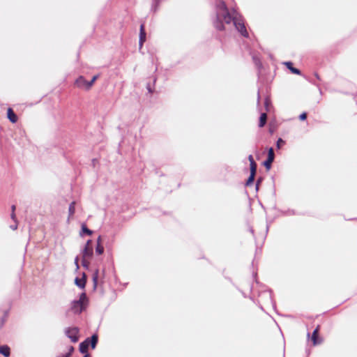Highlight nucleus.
<instances>
[{"label": "nucleus", "mask_w": 357, "mask_h": 357, "mask_svg": "<svg viewBox=\"0 0 357 357\" xmlns=\"http://www.w3.org/2000/svg\"><path fill=\"white\" fill-rule=\"evenodd\" d=\"M223 21L226 24H230L233 22L235 27L241 35L244 37H248V33L241 16L234 9L231 10V13H229L225 1L218 0L216 3V20L214 22V26L218 30L222 31L225 29Z\"/></svg>", "instance_id": "nucleus-1"}, {"label": "nucleus", "mask_w": 357, "mask_h": 357, "mask_svg": "<svg viewBox=\"0 0 357 357\" xmlns=\"http://www.w3.org/2000/svg\"><path fill=\"white\" fill-rule=\"evenodd\" d=\"M86 301V294H81L79 300L73 301L71 303L70 310L75 314H80L84 310V303Z\"/></svg>", "instance_id": "nucleus-2"}, {"label": "nucleus", "mask_w": 357, "mask_h": 357, "mask_svg": "<svg viewBox=\"0 0 357 357\" xmlns=\"http://www.w3.org/2000/svg\"><path fill=\"white\" fill-rule=\"evenodd\" d=\"M248 160L250 162V175L246 181V185H250L253 183L257 167L252 155L248 156Z\"/></svg>", "instance_id": "nucleus-3"}, {"label": "nucleus", "mask_w": 357, "mask_h": 357, "mask_svg": "<svg viewBox=\"0 0 357 357\" xmlns=\"http://www.w3.org/2000/svg\"><path fill=\"white\" fill-rule=\"evenodd\" d=\"M65 333L73 342H77L79 340V328L77 327L67 328Z\"/></svg>", "instance_id": "nucleus-4"}, {"label": "nucleus", "mask_w": 357, "mask_h": 357, "mask_svg": "<svg viewBox=\"0 0 357 357\" xmlns=\"http://www.w3.org/2000/svg\"><path fill=\"white\" fill-rule=\"evenodd\" d=\"M93 254V248L91 240H88L82 251V258L91 259Z\"/></svg>", "instance_id": "nucleus-5"}, {"label": "nucleus", "mask_w": 357, "mask_h": 357, "mask_svg": "<svg viewBox=\"0 0 357 357\" xmlns=\"http://www.w3.org/2000/svg\"><path fill=\"white\" fill-rule=\"evenodd\" d=\"M275 158L274 151L273 148H270L268 151L267 159L264 162V165L266 169L269 170L271 167V163L273 162Z\"/></svg>", "instance_id": "nucleus-6"}, {"label": "nucleus", "mask_w": 357, "mask_h": 357, "mask_svg": "<svg viewBox=\"0 0 357 357\" xmlns=\"http://www.w3.org/2000/svg\"><path fill=\"white\" fill-rule=\"evenodd\" d=\"M89 81L86 80L84 77H79L76 81L75 84L79 88H84L86 90H89L90 88H88Z\"/></svg>", "instance_id": "nucleus-7"}, {"label": "nucleus", "mask_w": 357, "mask_h": 357, "mask_svg": "<svg viewBox=\"0 0 357 357\" xmlns=\"http://www.w3.org/2000/svg\"><path fill=\"white\" fill-rule=\"evenodd\" d=\"M89 342L90 338L88 337L79 344V349L82 354H87Z\"/></svg>", "instance_id": "nucleus-8"}, {"label": "nucleus", "mask_w": 357, "mask_h": 357, "mask_svg": "<svg viewBox=\"0 0 357 357\" xmlns=\"http://www.w3.org/2000/svg\"><path fill=\"white\" fill-rule=\"evenodd\" d=\"M146 40V32L144 30V25L143 24L140 26V33H139V48H141Z\"/></svg>", "instance_id": "nucleus-9"}, {"label": "nucleus", "mask_w": 357, "mask_h": 357, "mask_svg": "<svg viewBox=\"0 0 357 357\" xmlns=\"http://www.w3.org/2000/svg\"><path fill=\"white\" fill-rule=\"evenodd\" d=\"M86 282V274L84 273H83L82 278H76L75 280V284L81 289H84L85 287Z\"/></svg>", "instance_id": "nucleus-10"}, {"label": "nucleus", "mask_w": 357, "mask_h": 357, "mask_svg": "<svg viewBox=\"0 0 357 357\" xmlns=\"http://www.w3.org/2000/svg\"><path fill=\"white\" fill-rule=\"evenodd\" d=\"M7 115H8V118L10 121V122H12V123H16L17 122V116L14 113V112L13 111V109L11 108H8V109Z\"/></svg>", "instance_id": "nucleus-11"}, {"label": "nucleus", "mask_w": 357, "mask_h": 357, "mask_svg": "<svg viewBox=\"0 0 357 357\" xmlns=\"http://www.w3.org/2000/svg\"><path fill=\"white\" fill-rule=\"evenodd\" d=\"M284 65L287 67L288 69H289L291 70V72L292 73L296 74V75H301V74L300 70L293 67V64H292V63L291 61L285 62Z\"/></svg>", "instance_id": "nucleus-12"}, {"label": "nucleus", "mask_w": 357, "mask_h": 357, "mask_svg": "<svg viewBox=\"0 0 357 357\" xmlns=\"http://www.w3.org/2000/svg\"><path fill=\"white\" fill-rule=\"evenodd\" d=\"M0 354L5 357H8L10 354L9 347L7 345H0Z\"/></svg>", "instance_id": "nucleus-13"}, {"label": "nucleus", "mask_w": 357, "mask_h": 357, "mask_svg": "<svg viewBox=\"0 0 357 357\" xmlns=\"http://www.w3.org/2000/svg\"><path fill=\"white\" fill-rule=\"evenodd\" d=\"M318 332H319V327H317V328H315L314 330L312 335V340L313 342L314 345H317V344L321 343V341L318 340V337H317Z\"/></svg>", "instance_id": "nucleus-14"}, {"label": "nucleus", "mask_w": 357, "mask_h": 357, "mask_svg": "<svg viewBox=\"0 0 357 357\" xmlns=\"http://www.w3.org/2000/svg\"><path fill=\"white\" fill-rule=\"evenodd\" d=\"M98 277H99V270L96 269V271H94L93 276H92L94 289H96V287H97Z\"/></svg>", "instance_id": "nucleus-15"}, {"label": "nucleus", "mask_w": 357, "mask_h": 357, "mask_svg": "<svg viewBox=\"0 0 357 357\" xmlns=\"http://www.w3.org/2000/svg\"><path fill=\"white\" fill-rule=\"evenodd\" d=\"M75 212V202H72L68 208V219L73 216Z\"/></svg>", "instance_id": "nucleus-16"}, {"label": "nucleus", "mask_w": 357, "mask_h": 357, "mask_svg": "<svg viewBox=\"0 0 357 357\" xmlns=\"http://www.w3.org/2000/svg\"><path fill=\"white\" fill-rule=\"evenodd\" d=\"M267 120V115L266 113H262L259 117V127L262 128L265 126Z\"/></svg>", "instance_id": "nucleus-17"}, {"label": "nucleus", "mask_w": 357, "mask_h": 357, "mask_svg": "<svg viewBox=\"0 0 357 357\" xmlns=\"http://www.w3.org/2000/svg\"><path fill=\"white\" fill-rule=\"evenodd\" d=\"M98 341V335L96 334L93 335L90 339V342H89V344H91V347L92 349L96 348Z\"/></svg>", "instance_id": "nucleus-18"}, {"label": "nucleus", "mask_w": 357, "mask_h": 357, "mask_svg": "<svg viewBox=\"0 0 357 357\" xmlns=\"http://www.w3.org/2000/svg\"><path fill=\"white\" fill-rule=\"evenodd\" d=\"M103 252H104V248L102 245V244L97 245L96 248V254L102 255L103 253Z\"/></svg>", "instance_id": "nucleus-19"}, {"label": "nucleus", "mask_w": 357, "mask_h": 357, "mask_svg": "<svg viewBox=\"0 0 357 357\" xmlns=\"http://www.w3.org/2000/svg\"><path fill=\"white\" fill-rule=\"evenodd\" d=\"M82 231L83 233H85L88 235H91L92 234V231L89 229L85 225H82Z\"/></svg>", "instance_id": "nucleus-20"}, {"label": "nucleus", "mask_w": 357, "mask_h": 357, "mask_svg": "<svg viewBox=\"0 0 357 357\" xmlns=\"http://www.w3.org/2000/svg\"><path fill=\"white\" fill-rule=\"evenodd\" d=\"M98 78V75H94L92 78V79L91 81H89V84H88V88H91L93 83L95 82V81Z\"/></svg>", "instance_id": "nucleus-21"}, {"label": "nucleus", "mask_w": 357, "mask_h": 357, "mask_svg": "<svg viewBox=\"0 0 357 357\" xmlns=\"http://www.w3.org/2000/svg\"><path fill=\"white\" fill-rule=\"evenodd\" d=\"M87 259H88L82 258V266L86 268H89V262L87 261Z\"/></svg>", "instance_id": "nucleus-22"}, {"label": "nucleus", "mask_w": 357, "mask_h": 357, "mask_svg": "<svg viewBox=\"0 0 357 357\" xmlns=\"http://www.w3.org/2000/svg\"><path fill=\"white\" fill-rule=\"evenodd\" d=\"M282 144H284V142L281 138H279L277 141V147L280 149Z\"/></svg>", "instance_id": "nucleus-23"}, {"label": "nucleus", "mask_w": 357, "mask_h": 357, "mask_svg": "<svg viewBox=\"0 0 357 357\" xmlns=\"http://www.w3.org/2000/svg\"><path fill=\"white\" fill-rule=\"evenodd\" d=\"M74 262H75V265L76 266V268L78 269L79 268V257L78 256H77L75 257Z\"/></svg>", "instance_id": "nucleus-24"}, {"label": "nucleus", "mask_w": 357, "mask_h": 357, "mask_svg": "<svg viewBox=\"0 0 357 357\" xmlns=\"http://www.w3.org/2000/svg\"><path fill=\"white\" fill-rule=\"evenodd\" d=\"M299 118H300V119H301V120H302V121H303V120L306 119V118H307V114H306V113H305V112H304V113H302V114L300 115Z\"/></svg>", "instance_id": "nucleus-25"}, {"label": "nucleus", "mask_w": 357, "mask_h": 357, "mask_svg": "<svg viewBox=\"0 0 357 357\" xmlns=\"http://www.w3.org/2000/svg\"><path fill=\"white\" fill-rule=\"evenodd\" d=\"M264 105H265V107H266V109L268 110V105H269V100L268 98H266L265 102H264Z\"/></svg>", "instance_id": "nucleus-26"}, {"label": "nucleus", "mask_w": 357, "mask_h": 357, "mask_svg": "<svg viewBox=\"0 0 357 357\" xmlns=\"http://www.w3.org/2000/svg\"><path fill=\"white\" fill-rule=\"evenodd\" d=\"M11 218L12 220H13L15 221V222H17V220H16V215H15V213H11Z\"/></svg>", "instance_id": "nucleus-27"}, {"label": "nucleus", "mask_w": 357, "mask_h": 357, "mask_svg": "<svg viewBox=\"0 0 357 357\" xmlns=\"http://www.w3.org/2000/svg\"><path fill=\"white\" fill-rule=\"evenodd\" d=\"M10 229H13V230H15V229H17V222H15V225H10Z\"/></svg>", "instance_id": "nucleus-28"}, {"label": "nucleus", "mask_w": 357, "mask_h": 357, "mask_svg": "<svg viewBox=\"0 0 357 357\" xmlns=\"http://www.w3.org/2000/svg\"><path fill=\"white\" fill-rule=\"evenodd\" d=\"M70 353H66L65 354H62L59 356H57V357H70Z\"/></svg>", "instance_id": "nucleus-29"}, {"label": "nucleus", "mask_w": 357, "mask_h": 357, "mask_svg": "<svg viewBox=\"0 0 357 357\" xmlns=\"http://www.w3.org/2000/svg\"><path fill=\"white\" fill-rule=\"evenodd\" d=\"M102 243V238H101V236H99L98 237V239H97V245H99V244H101Z\"/></svg>", "instance_id": "nucleus-30"}, {"label": "nucleus", "mask_w": 357, "mask_h": 357, "mask_svg": "<svg viewBox=\"0 0 357 357\" xmlns=\"http://www.w3.org/2000/svg\"><path fill=\"white\" fill-rule=\"evenodd\" d=\"M146 88H147V89H148L149 93H153V89H151V87L149 84L147 85Z\"/></svg>", "instance_id": "nucleus-31"}, {"label": "nucleus", "mask_w": 357, "mask_h": 357, "mask_svg": "<svg viewBox=\"0 0 357 357\" xmlns=\"http://www.w3.org/2000/svg\"><path fill=\"white\" fill-rule=\"evenodd\" d=\"M15 208H16L15 205H12V206H11L12 213H15Z\"/></svg>", "instance_id": "nucleus-32"}, {"label": "nucleus", "mask_w": 357, "mask_h": 357, "mask_svg": "<svg viewBox=\"0 0 357 357\" xmlns=\"http://www.w3.org/2000/svg\"><path fill=\"white\" fill-rule=\"evenodd\" d=\"M73 351H74L73 347L70 346L69 348V351L68 353H70V354H71Z\"/></svg>", "instance_id": "nucleus-33"}, {"label": "nucleus", "mask_w": 357, "mask_h": 357, "mask_svg": "<svg viewBox=\"0 0 357 357\" xmlns=\"http://www.w3.org/2000/svg\"><path fill=\"white\" fill-rule=\"evenodd\" d=\"M83 357H91V356L89 354H85Z\"/></svg>", "instance_id": "nucleus-34"}, {"label": "nucleus", "mask_w": 357, "mask_h": 357, "mask_svg": "<svg viewBox=\"0 0 357 357\" xmlns=\"http://www.w3.org/2000/svg\"><path fill=\"white\" fill-rule=\"evenodd\" d=\"M259 182H260V180H258V181H257V188L258 187Z\"/></svg>", "instance_id": "nucleus-35"}, {"label": "nucleus", "mask_w": 357, "mask_h": 357, "mask_svg": "<svg viewBox=\"0 0 357 357\" xmlns=\"http://www.w3.org/2000/svg\"><path fill=\"white\" fill-rule=\"evenodd\" d=\"M259 98H260L259 93H258V102L259 101Z\"/></svg>", "instance_id": "nucleus-36"}]
</instances>
